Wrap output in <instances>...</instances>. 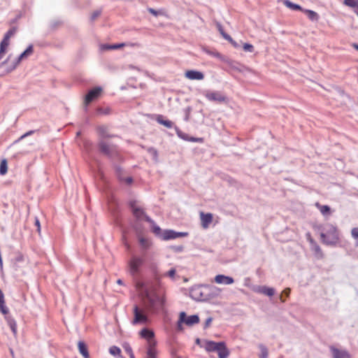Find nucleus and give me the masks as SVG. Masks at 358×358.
Listing matches in <instances>:
<instances>
[{
  "instance_id": "2",
  "label": "nucleus",
  "mask_w": 358,
  "mask_h": 358,
  "mask_svg": "<svg viewBox=\"0 0 358 358\" xmlns=\"http://www.w3.org/2000/svg\"><path fill=\"white\" fill-rule=\"evenodd\" d=\"M339 235L338 229L332 224L327 223L321 227V240L326 245H336L339 241Z\"/></svg>"
},
{
  "instance_id": "40",
  "label": "nucleus",
  "mask_w": 358,
  "mask_h": 358,
  "mask_svg": "<svg viewBox=\"0 0 358 358\" xmlns=\"http://www.w3.org/2000/svg\"><path fill=\"white\" fill-rule=\"evenodd\" d=\"M146 358H156V349H148Z\"/></svg>"
},
{
  "instance_id": "20",
  "label": "nucleus",
  "mask_w": 358,
  "mask_h": 358,
  "mask_svg": "<svg viewBox=\"0 0 358 358\" xmlns=\"http://www.w3.org/2000/svg\"><path fill=\"white\" fill-rule=\"evenodd\" d=\"M201 220L203 228H207L213 220V215L210 213H201Z\"/></svg>"
},
{
  "instance_id": "56",
  "label": "nucleus",
  "mask_w": 358,
  "mask_h": 358,
  "mask_svg": "<svg viewBox=\"0 0 358 358\" xmlns=\"http://www.w3.org/2000/svg\"><path fill=\"white\" fill-rule=\"evenodd\" d=\"M196 343L197 344L200 345H201V344H202V342L201 343V341H200V339H199V338H197V339H196Z\"/></svg>"
},
{
  "instance_id": "62",
  "label": "nucleus",
  "mask_w": 358,
  "mask_h": 358,
  "mask_svg": "<svg viewBox=\"0 0 358 358\" xmlns=\"http://www.w3.org/2000/svg\"><path fill=\"white\" fill-rule=\"evenodd\" d=\"M354 12L358 16V10H354Z\"/></svg>"
},
{
  "instance_id": "24",
  "label": "nucleus",
  "mask_w": 358,
  "mask_h": 358,
  "mask_svg": "<svg viewBox=\"0 0 358 358\" xmlns=\"http://www.w3.org/2000/svg\"><path fill=\"white\" fill-rule=\"evenodd\" d=\"M78 350L84 358H89V353L86 345L83 341H79L78 343Z\"/></svg>"
},
{
  "instance_id": "57",
  "label": "nucleus",
  "mask_w": 358,
  "mask_h": 358,
  "mask_svg": "<svg viewBox=\"0 0 358 358\" xmlns=\"http://www.w3.org/2000/svg\"><path fill=\"white\" fill-rule=\"evenodd\" d=\"M117 284H119V285H122V280L118 279V280H117Z\"/></svg>"
},
{
  "instance_id": "47",
  "label": "nucleus",
  "mask_w": 358,
  "mask_h": 358,
  "mask_svg": "<svg viewBox=\"0 0 358 358\" xmlns=\"http://www.w3.org/2000/svg\"><path fill=\"white\" fill-rule=\"evenodd\" d=\"M212 320H213L212 317L207 318L206 320L205 324H204V328L208 327L210 325Z\"/></svg>"
},
{
  "instance_id": "48",
  "label": "nucleus",
  "mask_w": 358,
  "mask_h": 358,
  "mask_svg": "<svg viewBox=\"0 0 358 358\" xmlns=\"http://www.w3.org/2000/svg\"><path fill=\"white\" fill-rule=\"evenodd\" d=\"M33 133H34V131H29L25 133L24 134H23L22 136H20V138L18 139V141H20V140L24 138L25 137L31 135Z\"/></svg>"
},
{
  "instance_id": "21",
  "label": "nucleus",
  "mask_w": 358,
  "mask_h": 358,
  "mask_svg": "<svg viewBox=\"0 0 358 358\" xmlns=\"http://www.w3.org/2000/svg\"><path fill=\"white\" fill-rule=\"evenodd\" d=\"M9 41H10V39L3 37V40L1 41V42L0 43V58L1 59H2L4 57L6 52L7 48L10 43Z\"/></svg>"
},
{
  "instance_id": "44",
  "label": "nucleus",
  "mask_w": 358,
  "mask_h": 358,
  "mask_svg": "<svg viewBox=\"0 0 358 358\" xmlns=\"http://www.w3.org/2000/svg\"><path fill=\"white\" fill-rule=\"evenodd\" d=\"M120 180H124L127 184H131L132 182V178L131 177H128L127 178H123L120 175L118 176Z\"/></svg>"
},
{
  "instance_id": "60",
  "label": "nucleus",
  "mask_w": 358,
  "mask_h": 358,
  "mask_svg": "<svg viewBox=\"0 0 358 358\" xmlns=\"http://www.w3.org/2000/svg\"><path fill=\"white\" fill-rule=\"evenodd\" d=\"M130 358H135L133 352H131V355H129Z\"/></svg>"
},
{
  "instance_id": "34",
  "label": "nucleus",
  "mask_w": 358,
  "mask_h": 358,
  "mask_svg": "<svg viewBox=\"0 0 358 358\" xmlns=\"http://www.w3.org/2000/svg\"><path fill=\"white\" fill-rule=\"evenodd\" d=\"M285 5L292 10H302L301 7L299 5L295 4L289 1V0H285L284 1Z\"/></svg>"
},
{
  "instance_id": "41",
  "label": "nucleus",
  "mask_w": 358,
  "mask_h": 358,
  "mask_svg": "<svg viewBox=\"0 0 358 358\" xmlns=\"http://www.w3.org/2000/svg\"><path fill=\"white\" fill-rule=\"evenodd\" d=\"M16 32V29L15 27H13L10 29L5 34L4 37L6 38L10 39Z\"/></svg>"
},
{
  "instance_id": "27",
  "label": "nucleus",
  "mask_w": 358,
  "mask_h": 358,
  "mask_svg": "<svg viewBox=\"0 0 358 358\" xmlns=\"http://www.w3.org/2000/svg\"><path fill=\"white\" fill-rule=\"evenodd\" d=\"M6 319L7 320L8 324L10 328L11 329L13 333L15 334L17 332V324L15 321L9 316H6Z\"/></svg>"
},
{
  "instance_id": "12",
  "label": "nucleus",
  "mask_w": 358,
  "mask_h": 358,
  "mask_svg": "<svg viewBox=\"0 0 358 358\" xmlns=\"http://www.w3.org/2000/svg\"><path fill=\"white\" fill-rule=\"evenodd\" d=\"M131 208L133 212L134 215L138 220H143L145 219L146 220V217H148L145 215V213L142 208L140 206V205L136 202H131Z\"/></svg>"
},
{
  "instance_id": "26",
  "label": "nucleus",
  "mask_w": 358,
  "mask_h": 358,
  "mask_svg": "<svg viewBox=\"0 0 358 358\" xmlns=\"http://www.w3.org/2000/svg\"><path fill=\"white\" fill-rule=\"evenodd\" d=\"M304 12L310 20L317 21L319 20V15L316 12L310 10H304Z\"/></svg>"
},
{
  "instance_id": "51",
  "label": "nucleus",
  "mask_w": 358,
  "mask_h": 358,
  "mask_svg": "<svg viewBox=\"0 0 358 358\" xmlns=\"http://www.w3.org/2000/svg\"><path fill=\"white\" fill-rule=\"evenodd\" d=\"M290 289L289 288H286L285 289H284V291L282 292V293L286 296H289V294H290Z\"/></svg>"
},
{
  "instance_id": "14",
  "label": "nucleus",
  "mask_w": 358,
  "mask_h": 358,
  "mask_svg": "<svg viewBox=\"0 0 358 358\" xmlns=\"http://www.w3.org/2000/svg\"><path fill=\"white\" fill-rule=\"evenodd\" d=\"M330 351L333 358H351L350 353L345 349L337 348L331 346Z\"/></svg>"
},
{
  "instance_id": "22",
  "label": "nucleus",
  "mask_w": 358,
  "mask_h": 358,
  "mask_svg": "<svg viewBox=\"0 0 358 358\" xmlns=\"http://www.w3.org/2000/svg\"><path fill=\"white\" fill-rule=\"evenodd\" d=\"M146 221L152 224V229L153 233L155 234L159 237H160L161 238H162V234L164 231H162L159 227L157 226L150 217H146Z\"/></svg>"
},
{
  "instance_id": "53",
  "label": "nucleus",
  "mask_w": 358,
  "mask_h": 358,
  "mask_svg": "<svg viewBox=\"0 0 358 358\" xmlns=\"http://www.w3.org/2000/svg\"><path fill=\"white\" fill-rule=\"evenodd\" d=\"M150 152L155 157H157V151L155 149H150Z\"/></svg>"
},
{
  "instance_id": "3",
  "label": "nucleus",
  "mask_w": 358,
  "mask_h": 358,
  "mask_svg": "<svg viewBox=\"0 0 358 358\" xmlns=\"http://www.w3.org/2000/svg\"><path fill=\"white\" fill-rule=\"evenodd\" d=\"M218 288L209 285H200L192 288L191 296L197 301H207L217 294Z\"/></svg>"
},
{
  "instance_id": "23",
  "label": "nucleus",
  "mask_w": 358,
  "mask_h": 358,
  "mask_svg": "<svg viewBox=\"0 0 358 358\" xmlns=\"http://www.w3.org/2000/svg\"><path fill=\"white\" fill-rule=\"evenodd\" d=\"M97 131L101 140L110 137V135L108 132V128L105 126L98 127Z\"/></svg>"
},
{
  "instance_id": "7",
  "label": "nucleus",
  "mask_w": 358,
  "mask_h": 358,
  "mask_svg": "<svg viewBox=\"0 0 358 358\" xmlns=\"http://www.w3.org/2000/svg\"><path fill=\"white\" fill-rule=\"evenodd\" d=\"M199 317L197 315L187 316L185 312H181L178 322V329L180 330L182 329V324H185L187 326H192L199 323Z\"/></svg>"
},
{
  "instance_id": "33",
  "label": "nucleus",
  "mask_w": 358,
  "mask_h": 358,
  "mask_svg": "<svg viewBox=\"0 0 358 358\" xmlns=\"http://www.w3.org/2000/svg\"><path fill=\"white\" fill-rule=\"evenodd\" d=\"M351 236L355 241V246L358 247V227H354L351 229Z\"/></svg>"
},
{
  "instance_id": "37",
  "label": "nucleus",
  "mask_w": 358,
  "mask_h": 358,
  "mask_svg": "<svg viewBox=\"0 0 358 358\" xmlns=\"http://www.w3.org/2000/svg\"><path fill=\"white\" fill-rule=\"evenodd\" d=\"M139 242H140L141 246L142 248H143L144 249H147L150 247V241L145 238H143V237L140 238Z\"/></svg>"
},
{
  "instance_id": "52",
  "label": "nucleus",
  "mask_w": 358,
  "mask_h": 358,
  "mask_svg": "<svg viewBox=\"0 0 358 358\" xmlns=\"http://www.w3.org/2000/svg\"><path fill=\"white\" fill-rule=\"evenodd\" d=\"M209 54L212 55L214 57H218V58H220L221 57V55L217 52H209Z\"/></svg>"
},
{
  "instance_id": "9",
  "label": "nucleus",
  "mask_w": 358,
  "mask_h": 358,
  "mask_svg": "<svg viewBox=\"0 0 358 358\" xmlns=\"http://www.w3.org/2000/svg\"><path fill=\"white\" fill-rule=\"evenodd\" d=\"M140 335L142 338H145L148 341V349H155L156 342L154 340V332L148 329H143L141 331Z\"/></svg>"
},
{
  "instance_id": "18",
  "label": "nucleus",
  "mask_w": 358,
  "mask_h": 358,
  "mask_svg": "<svg viewBox=\"0 0 358 358\" xmlns=\"http://www.w3.org/2000/svg\"><path fill=\"white\" fill-rule=\"evenodd\" d=\"M215 282L217 284L231 285L234 280L231 277L220 274L215 277Z\"/></svg>"
},
{
  "instance_id": "43",
  "label": "nucleus",
  "mask_w": 358,
  "mask_h": 358,
  "mask_svg": "<svg viewBox=\"0 0 358 358\" xmlns=\"http://www.w3.org/2000/svg\"><path fill=\"white\" fill-rule=\"evenodd\" d=\"M243 48L246 52H252L254 50L253 45L249 43H244Z\"/></svg>"
},
{
  "instance_id": "4",
  "label": "nucleus",
  "mask_w": 358,
  "mask_h": 358,
  "mask_svg": "<svg viewBox=\"0 0 358 358\" xmlns=\"http://www.w3.org/2000/svg\"><path fill=\"white\" fill-rule=\"evenodd\" d=\"M32 52H33V46H32V45H30L17 58L12 59L11 55H8V57L0 64V67L5 66L6 67L5 70L7 73L11 72L17 66V65L20 63V62L22 60H23L24 59H25L27 57H29V55H31L32 54Z\"/></svg>"
},
{
  "instance_id": "63",
  "label": "nucleus",
  "mask_w": 358,
  "mask_h": 358,
  "mask_svg": "<svg viewBox=\"0 0 358 358\" xmlns=\"http://www.w3.org/2000/svg\"><path fill=\"white\" fill-rule=\"evenodd\" d=\"M120 171V168H117V172H119Z\"/></svg>"
},
{
  "instance_id": "32",
  "label": "nucleus",
  "mask_w": 358,
  "mask_h": 358,
  "mask_svg": "<svg viewBox=\"0 0 358 358\" xmlns=\"http://www.w3.org/2000/svg\"><path fill=\"white\" fill-rule=\"evenodd\" d=\"M176 133L177 135L182 139L186 140V141H199V140H196L194 138H188L187 135L184 134L182 131H181L180 129H176Z\"/></svg>"
},
{
  "instance_id": "13",
  "label": "nucleus",
  "mask_w": 358,
  "mask_h": 358,
  "mask_svg": "<svg viewBox=\"0 0 358 358\" xmlns=\"http://www.w3.org/2000/svg\"><path fill=\"white\" fill-rule=\"evenodd\" d=\"M99 148L101 152L108 156H112L116 152L115 148L113 145L108 144L105 140L100 141Z\"/></svg>"
},
{
  "instance_id": "46",
  "label": "nucleus",
  "mask_w": 358,
  "mask_h": 358,
  "mask_svg": "<svg viewBox=\"0 0 358 358\" xmlns=\"http://www.w3.org/2000/svg\"><path fill=\"white\" fill-rule=\"evenodd\" d=\"M101 49L102 50H113L112 45L103 44L101 45Z\"/></svg>"
},
{
  "instance_id": "59",
  "label": "nucleus",
  "mask_w": 358,
  "mask_h": 358,
  "mask_svg": "<svg viewBox=\"0 0 358 358\" xmlns=\"http://www.w3.org/2000/svg\"><path fill=\"white\" fill-rule=\"evenodd\" d=\"M353 47H354L356 50H358V44H356V43L353 44Z\"/></svg>"
},
{
  "instance_id": "16",
  "label": "nucleus",
  "mask_w": 358,
  "mask_h": 358,
  "mask_svg": "<svg viewBox=\"0 0 358 358\" xmlns=\"http://www.w3.org/2000/svg\"><path fill=\"white\" fill-rule=\"evenodd\" d=\"M185 76L187 79L192 80H201L204 78V75L202 72L195 70L187 71Z\"/></svg>"
},
{
  "instance_id": "49",
  "label": "nucleus",
  "mask_w": 358,
  "mask_h": 358,
  "mask_svg": "<svg viewBox=\"0 0 358 358\" xmlns=\"http://www.w3.org/2000/svg\"><path fill=\"white\" fill-rule=\"evenodd\" d=\"M123 46H124V43H118V44L112 45V48H113V50H116V49H119Z\"/></svg>"
},
{
  "instance_id": "45",
  "label": "nucleus",
  "mask_w": 358,
  "mask_h": 358,
  "mask_svg": "<svg viewBox=\"0 0 358 358\" xmlns=\"http://www.w3.org/2000/svg\"><path fill=\"white\" fill-rule=\"evenodd\" d=\"M101 14V11L100 10H96L94 11L92 14V16H91V19L92 20H94L96 17H98Z\"/></svg>"
},
{
  "instance_id": "54",
  "label": "nucleus",
  "mask_w": 358,
  "mask_h": 358,
  "mask_svg": "<svg viewBox=\"0 0 358 358\" xmlns=\"http://www.w3.org/2000/svg\"><path fill=\"white\" fill-rule=\"evenodd\" d=\"M148 10L150 13H152L154 15H157V12L155 10H154L153 8H149Z\"/></svg>"
},
{
  "instance_id": "6",
  "label": "nucleus",
  "mask_w": 358,
  "mask_h": 358,
  "mask_svg": "<svg viewBox=\"0 0 358 358\" xmlns=\"http://www.w3.org/2000/svg\"><path fill=\"white\" fill-rule=\"evenodd\" d=\"M144 264V259L143 257L134 256L128 262V271L129 274L136 278L141 272V268Z\"/></svg>"
},
{
  "instance_id": "31",
  "label": "nucleus",
  "mask_w": 358,
  "mask_h": 358,
  "mask_svg": "<svg viewBox=\"0 0 358 358\" xmlns=\"http://www.w3.org/2000/svg\"><path fill=\"white\" fill-rule=\"evenodd\" d=\"M260 353H259V358H267L268 355V349L266 346L264 345H259V346Z\"/></svg>"
},
{
  "instance_id": "25",
  "label": "nucleus",
  "mask_w": 358,
  "mask_h": 358,
  "mask_svg": "<svg viewBox=\"0 0 358 358\" xmlns=\"http://www.w3.org/2000/svg\"><path fill=\"white\" fill-rule=\"evenodd\" d=\"M157 121L164 125V127L167 128H171L173 127V122L171 121L164 120V117L162 115H158L157 117Z\"/></svg>"
},
{
  "instance_id": "39",
  "label": "nucleus",
  "mask_w": 358,
  "mask_h": 358,
  "mask_svg": "<svg viewBox=\"0 0 358 358\" xmlns=\"http://www.w3.org/2000/svg\"><path fill=\"white\" fill-rule=\"evenodd\" d=\"M176 271L174 268H171L167 273H164V276H167L172 280L175 279Z\"/></svg>"
},
{
  "instance_id": "28",
  "label": "nucleus",
  "mask_w": 358,
  "mask_h": 358,
  "mask_svg": "<svg viewBox=\"0 0 358 358\" xmlns=\"http://www.w3.org/2000/svg\"><path fill=\"white\" fill-rule=\"evenodd\" d=\"M217 27L218 31H220V33L221 34V35L223 36V38L224 39H226L227 41H228L229 42H233L232 38L224 31L223 28L220 24H219V23L217 24Z\"/></svg>"
},
{
  "instance_id": "58",
  "label": "nucleus",
  "mask_w": 358,
  "mask_h": 358,
  "mask_svg": "<svg viewBox=\"0 0 358 358\" xmlns=\"http://www.w3.org/2000/svg\"><path fill=\"white\" fill-rule=\"evenodd\" d=\"M231 43L233 44V45L234 47H236V48L238 47V44L235 41H233V42H231Z\"/></svg>"
},
{
  "instance_id": "11",
  "label": "nucleus",
  "mask_w": 358,
  "mask_h": 358,
  "mask_svg": "<svg viewBox=\"0 0 358 358\" xmlns=\"http://www.w3.org/2000/svg\"><path fill=\"white\" fill-rule=\"evenodd\" d=\"M188 235L187 232H177L173 230H164L162 234L163 240L176 239L180 237H185Z\"/></svg>"
},
{
  "instance_id": "64",
  "label": "nucleus",
  "mask_w": 358,
  "mask_h": 358,
  "mask_svg": "<svg viewBox=\"0 0 358 358\" xmlns=\"http://www.w3.org/2000/svg\"><path fill=\"white\" fill-rule=\"evenodd\" d=\"M1 59L0 58V60H1Z\"/></svg>"
},
{
  "instance_id": "17",
  "label": "nucleus",
  "mask_w": 358,
  "mask_h": 358,
  "mask_svg": "<svg viewBox=\"0 0 358 358\" xmlns=\"http://www.w3.org/2000/svg\"><path fill=\"white\" fill-rule=\"evenodd\" d=\"M220 342H214L211 341H203L201 347L204 348L207 352H216L217 347H219Z\"/></svg>"
},
{
  "instance_id": "29",
  "label": "nucleus",
  "mask_w": 358,
  "mask_h": 358,
  "mask_svg": "<svg viewBox=\"0 0 358 358\" xmlns=\"http://www.w3.org/2000/svg\"><path fill=\"white\" fill-rule=\"evenodd\" d=\"M8 171V164H7V160L6 159H3L1 161L0 163V174L1 176L5 175Z\"/></svg>"
},
{
  "instance_id": "1",
  "label": "nucleus",
  "mask_w": 358,
  "mask_h": 358,
  "mask_svg": "<svg viewBox=\"0 0 358 358\" xmlns=\"http://www.w3.org/2000/svg\"><path fill=\"white\" fill-rule=\"evenodd\" d=\"M136 287L143 297L145 306L150 312H156L163 309L164 305L163 297L151 294L143 282H137Z\"/></svg>"
},
{
  "instance_id": "19",
  "label": "nucleus",
  "mask_w": 358,
  "mask_h": 358,
  "mask_svg": "<svg viewBox=\"0 0 358 358\" xmlns=\"http://www.w3.org/2000/svg\"><path fill=\"white\" fill-rule=\"evenodd\" d=\"M216 352L217 353L219 358H227L229 355V352L224 342H220V345L219 347H217V350H216Z\"/></svg>"
},
{
  "instance_id": "50",
  "label": "nucleus",
  "mask_w": 358,
  "mask_h": 358,
  "mask_svg": "<svg viewBox=\"0 0 358 358\" xmlns=\"http://www.w3.org/2000/svg\"><path fill=\"white\" fill-rule=\"evenodd\" d=\"M35 224L37 227V231L38 232H40V231H41V225H40V222H39L38 218H36Z\"/></svg>"
},
{
  "instance_id": "5",
  "label": "nucleus",
  "mask_w": 358,
  "mask_h": 358,
  "mask_svg": "<svg viewBox=\"0 0 358 358\" xmlns=\"http://www.w3.org/2000/svg\"><path fill=\"white\" fill-rule=\"evenodd\" d=\"M150 312L145 303L143 306H135L133 310L134 319L132 324L134 325L148 324L149 322L148 313Z\"/></svg>"
},
{
  "instance_id": "35",
  "label": "nucleus",
  "mask_w": 358,
  "mask_h": 358,
  "mask_svg": "<svg viewBox=\"0 0 358 358\" xmlns=\"http://www.w3.org/2000/svg\"><path fill=\"white\" fill-rule=\"evenodd\" d=\"M316 206L320 209L321 213L323 215H329L330 213V208L328 206H321L319 203H317Z\"/></svg>"
},
{
  "instance_id": "8",
  "label": "nucleus",
  "mask_w": 358,
  "mask_h": 358,
  "mask_svg": "<svg viewBox=\"0 0 358 358\" xmlns=\"http://www.w3.org/2000/svg\"><path fill=\"white\" fill-rule=\"evenodd\" d=\"M203 94L210 101L223 103L227 99V96L218 91L204 90Z\"/></svg>"
},
{
  "instance_id": "38",
  "label": "nucleus",
  "mask_w": 358,
  "mask_h": 358,
  "mask_svg": "<svg viewBox=\"0 0 358 358\" xmlns=\"http://www.w3.org/2000/svg\"><path fill=\"white\" fill-rule=\"evenodd\" d=\"M309 240L311 243H313V250L316 252L317 255L322 256V250L319 245H317L310 238Z\"/></svg>"
},
{
  "instance_id": "30",
  "label": "nucleus",
  "mask_w": 358,
  "mask_h": 358,
  "mask_svg": "<svg viewBox=\"0 0 358 358\" xmlns=\"http://www.w3.org/2000/svg\"><path fill=\"white\" fill-rule=\"evenodd\" d=\"M343 3L355 10H358V0H344Z\"/></svg>"
},
{
  "instance_id": "42",
  "label": "nucleus",
  "mask_w": 358,
  "mask_h": 358,
  "mask_svg": "<svg viewBox=\"0 0 358 358\" xmlns=\"http://www.w3.org/2000/svg\"><path fill=\"white\" fill-rule=\"evenodd\" d=\"M0 310L2 313V314L6 315V317L8 314V308L5 305V301H3V303H0Z\"/></svg>"
},
{
  "instance_id": "61",
  "label": "nucleus",
  "mask_w": 358,
  "mask_h": 358,
  "mask_svg": "<svg viewBox=\"0 0 358 358\" xmlns=\"http://www.w3.org/2000/svg\"><path fill=\"white\" fill-rule=\"evenodd\" d=\"M280 299L282 303L285 302V300L282 299V296H280Z\"/></svg>"
},
{
  "instance_id": "15",
  "label": "nucleus",
  "mask_w": 358,
  "mask_h": 358,
  "mask_svg": "<svg viewBox=\"0 0 358 358\" xmlns=\"http://www.w3.org/2000/svg\"><path fill=\"white\" fill-rule=\"evenodd\" d=\"M253 292L258 293V294H262L264 295H266L268 296H272L275 294V289L272 287H268L267 286H261L257 285L252 287Z\"/></svg>"
},
{
  "instance_id": "55",
  "label": "nucleus",
  "mask_w": 358,
  "mask_h": 358,
  "mask_svg": "<svg viewBox=\"0 0 358 358\" xmlns=\"http://www.w3.org/2000/svg\"><path fill=\"white\" fill-rule=\"evenodd\" d=\"M126 350L129 355H131V352H132L131 348L130 347H127Z\"/></svg>"
},
{
  "instance_id": "10",
  "label": "nucleus",
  "mask_w": 358,
  "mask_h": 358,
  "mask_svg": "<svg viewBox=\"0 0 358 358\" xmlns=\"http://www.w3.org/2000/svg\"><path fill=\"white\" fill-rule=\"evenodd\" d=\"M101 92L102 88L101 87H96L90 90L85 98L84 103L85 106H87L92 101L97 99L101 94Z\"/></svg>"
},
{
  "instance_id": "36",
  "label": "nucleus",
  "mask_w": 358,
  "mask_h": 358,
  "mask_svg": "<svg viewBox=\"0 0 358 358\" xmlns=\"http://www.w3.org/2000/svg\"><path fill=\"white\" fill-rule=\"evenodd\" d=\"M109 352L114 357H119L120 355L121 350L117 346H112L109 349Z\"/></svg>"
}]
</instances>
